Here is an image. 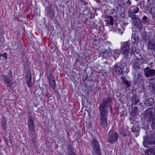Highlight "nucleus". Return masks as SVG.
<instances>
[{
  "label": "nucleus",
  "mask_w": 155,
  "mask_h": 155,
  "mask_svg": "<svg viewBox=\"0 0 155 155\" xmlns=\"http://www.w3.org/2000/svg\"><path fill=\"white\" fill-rule=\"evenodd\" d=\"M134 83L136 84L141 83L143 81V77L142 75L140 73L135 74L134 76Z\"/></svg>",
  "instance_id": "obj_11"
},
{
  "label": "nucleus",
  "mask_w": 155,
  "mask_h": 155,
  "mask_svg": "<svg viewBox=\"0 0 155 155\" xmlns=\"http://www.w3.org/2000/svg\"><path fill=\"white\" fill-rule=\"evenodd\" d=\"M111 100L107 97L103 100V103L100 104L99 110L100 111V118H107L108 113V106L110 105Z\"/></svg>",
  "instance_id": "obj_1"
},
{
  "label": "nucleus",
  "mask_w": 155,
  "mask_h": 155,
  "mask_svg": "<svg viewBox=\"0 0 155 155\" xmlns=\"http://www.w3.org/2000/svg\"><path fill=\"white\" fill-rule=\"evenodd\" d=\"M122 135L123 136L125 137L126 136L127 134L125 133H124V134H122Z\"/></svg>",
  "instance_id": "obj_43"
},
{
  "label": "nucleus",
  "mask_w": 155,
  "mask_h": 155,
  "mask_svg": "<svg viewBox=\"0 0 155 155\" xmlns=\"http://www.w3.org/2000/svg\"><path fill=\"white\" fill-rule=\"evenodd\" d=\"M150 81L151 83L155 84V77L153 78H152L150 79Z\"/></svg>",
  "instance_id": "obj_37"
},
{
  "label": "nucleus",
  "mask_w": 155,
  "mask_h": 155,
  "mask_svg": "<svg viewBox=\"0 0 155 155\" xmlns=\"http://www.w3.org/2000/svg\"><path fill=\"white\" fill-rule=\"evenodd\" d=\"M142 22H144L145 24L147 23L148 21V19L147 17L146 16H144L142 19Z\"/></svg>",
  "instance_id": "obj_31"
},
{
  "label": "nucleus",
  "mask_w": 155,
  "mask_h": 155,
  "mask_svg": "<svg viewBox=\"0 0 155 155\" xmlns=\"http://www.w3.org/2000/svg\"><path fill=\"white\" fill-rule=\"evenodd\" d=\"M127 68L125 66H122V65H121V66L120 67V71L121 74H122L123 73H124L127 70Z\"/></svg>",
  "instance_id": "obj_30"
},
{
  "label": "nucleus",
  "mask_w": 155,
  "mask_h": 155,
  "mask_svg": "<svg viewBox=\"0 0 155 155\" xmlns=\"http://www.w3.org/2000/svg\"><path fill=\"white\" fill-rule=\"evenodd\" d=\"M137 107H134L132 109V112L134 114L137 112Z\"/></svg>",
  "instance_id": "obj_35"
},
{
  "label": "nucleus",
  "mask_w": 155,
  "mask_h": 155,
  "mask_svg": "<svg viewBox=\"0 0 155 155\" xmlns=\"http://www.w3.org/2000/svg\"><path fill=\"white\" fill-rule=\"evenodd\" d=\"M136 51V47L135 46H133L131 49V54H132L133 53H134Z\"/></svg>",
  "instance_id": "obj_34"
},
{
  "label": "nucleus",
  "mask_w": 155,
  "mask_h": 155,
  "mask_svg": "<svg viewBox=\"0 0 155 155\" xmlns=\"http://www.w3.org/2000/svg\"><path fill=\"white\" fill-rule=\"evenodd\" d=\"M144 72L147 78L152 77L155 75V70L147 67L144 69Z\"/></svg>",
  "instance_id": "obj_7"
},
{
  "label": "nucleus",
  "mask_w": 155,
  "mask_h": 155,
  "mask_svg": "<svg viewBox=\"0 0 155 155\" xmlns=\"http://www.w3.org/2000/svg\"><path fill=\"white\" fill-rule=\"evenodd\" d=\"M135 13L129 11V15L132 19L133 21L134 20V19L138 18Z\"/></svg>",
  "instance_id": "obj_22"
},
{
  "label": "nucleus",
  "mask_w": 155,
  "mask_h": 155,
  "mask_svg": "<svg viewBox=\"0 0 155 155\" xmlns=\"http://www.w3.org/2000/svg\"><path fill=\"white\" fill-rule=\"evenodd\" d=\"M118 138V135L117 133L114 134L113 131L110 130L108 134V141L110 143L115 142L117 141Z\"/></svg>",
  "instance_id": "obj_5"
},
{
  "label": "nucleus",
  "mask_w": 155,
  "mask_h": 155,
  "mask_svg": "<svg viewBox=\"0 0 155 155\" xmlns=\"http://www.w3.org/2000/svg\"><path fill=\"white\" fill-rule=\"evenodd\" d=\"M121 79L122 80L123 82L124 83H125V82L127 81L126 77H122L121 78Z\"/></svg>",
  "instance_id": "obj_39"
},
{
  "label": "nucleus",
  "mask_w": 155,
  "mask_h": 155,
  "mask_svg": "<svg viewBox=\"0 0 155 155\" xmlns=\"http://www.w3.org/2000/svg\"><path fill=\"white\" fill-rule=\"evenodd\" d=\"M149 88L150 91L151 92L154 94H155V86H154L152 84L151 85L149 86Z\"/></svg>",
  "instance_id": "obj_26"
},
{
  "label": "nucleus",
  "mask_w": 155,
  "mask_h": 155,
  "mask_svg": "<svg viewBox=\"0 0 155 155\" xmlns=\"http://www.w3.org/2000/svg\"><path fill=\"white\" fill-rule=\"evenodd\" d=\"M2 56L5 58V59H7V54L6 53H5L3 54Z\"/></svg>",
  "instance_id": "obj_38"
},
{
  "label": "nucleus",
  "mask_w": 155,
  "mask_h": 155,
  "mask_svg": "<svg viewBox=\"0 0 155 155\" xmlns=\"http://www.w3.org/2000/svg\"><path fill=\"white\" fill-rule=\"evenodd\" d=\"M100 122L101 126L103 127H106L107 125V118H100Z\"/></svg>",
  "instance_id": "obj_18"
},
{
  "label": "nucleus",
  "mask_w": 155,
  "mask_h": 155,
  "mask_svg": "<svg viewBox=\"0 0 155 155\" xmlns=\"http://www.w3.org/2000/svg\"><path fill=\"white\" fill-rule=\"evenodd\" d=\"M120 49L121 53L125 57H127L130 49V44L129 41L123 42L121 46Z\"/></svg>",
  "instance_id": "obj_3"
},
{
  "label": "nucleus",
  "mask_w": 155,
  "mask_h": 155,
  "mask_svg": "<svg viewBox=\"0 0 155 155\" xmlns=\"http://www.w3.org/2000/svg\"><path fill=\"white\" fill-rule=\"evenodd\" d=\"M82 4H83L84 5H86L87 3L85 1L81 2Z\"/></svg>",
  "instance_id": "obj_41"
},
{
  "label": "nucleus",
  "mask_w": 155,
  "mask_h": 155,
  "mask_svg": "<svg viewBox=\"0 0 155 155\" xmlns=\"http://www.w3.org/2000/svg\"><path fill=\"white\" fill-rule=\"evenodd\" d=\"M91 144L94 152L98 155H100V149L98 142L95 139L93 140L92 141Z\"/></svg>",
  "instance_id": "obj_6"
},
{
  "label": "nucleus",
  "mask_w": 155,
  "mask_h": 155,
  "mask_svg": "<svg viewBox=\"0 0 155 155\" xmlns=\"http://www.w3.org/2000/svg\"><path fill=\"white\" fill-rule=\"evenodd\" d=\"M68 154L69 155H76L75 153L74 152H70V153H68Z\"/></svg>",
  "instance_id": "obj_40"
},
{
  "label": "nucleus",
  "mask_w": 155,
  "mask_h": 155,
  "mask_svg": "<svg viewBox=\"0 0 155 155\" xmlns=\"http://www.w3.org/2000/svg\"><path fill=\"white\" fill-rule=\"evenodd\" d=\"M68 149V153H69L70 152H73L74 150L71 145L70 144H68L67 147Z\"/></svg>",
  "instance_id": "obj_27"
},
{
  "label": "nucleus",
  "mask_w": 155,
  "mask_h": 155,
  "mask_svg": "<svg viewBox=\"0 0 155 155\" xmlns=\"http://www.w3.org/2000/svg\"><path fill=\"white\" fill-rule=\"evenodd\" d=\"M139 11V8L136 6L134 5L131 7L129 10L130 12H132L135 13H137Z\"/></svg>",
  "instance_id": "obj_21"
},
{
  "label": "nucleus",
  "mask_w": 155,
  "mask_h": 155,
  "mask_svg": "<svg viewBox=\"0 0 155 155\" xmlns=\"http://www.w3.org/2000/svg\"><path fill=\"white\" fill-rule=\"evenodd\" d=\"M27 78L28 77H29L27 82V84L28 87H30L31 86V74L29 73V74L27 76Z\"/></svg>",
  "instance_id": "obj_23"
},
{
  "label": "nucleus",
  "mask_w": 155,
  "mask_h": 155,
  "mask_svg": "<svg viewBox=\"0 0 155 155\" xmlns=\"http://www.w3.org/2000/svg\"><path fill=\"white\" fill-rule=\"evenodd\" d=\"M12 75V72L9 71L8 74V75H3L2 76L4 82L7 87H11L14 84L11 79Z\"/></svg>",
  "instance_id": "obj_4"
},
{
  "label": "nucleus",
  "mask_w": 155,
  "mask_h": 155,
  "mask_svg": "<svg viewBox=\"0 0 155 155\" xmlns=\"http://www.w3.org/2000/svg\"><path fill=\"white\" fill-rule=\"evenodd\" d=\"M152 129L155 130V115H153L151 119V125Z\"/></svg>",
  "instance_id": "obj_24"
},
{
  "label": "nucleus",
  "mask_w": 155,
  "mask_h": 155,
  "mask_svg": "<svg viewBox=\"0 0 155 155\" xmlns=\"http://www.w3.org/2000/svg\"><path fill=\"white\" fill-rule=\"evenodd\" d=\"M139 37L138 34L137 33H133L132 35L131 41H132V44H133L134 45L136 43H137Z\"/></svg>",
  "instance_id": "obj_16"
},
{
  "label": "nucleus",
  "mask_w": 155,
  "mask_h": 155,
  "mask_svg": "<svg viewBox=\"0 0 155 155\" xmlns=\"http://www.w3.org/2000/svg\"><path fill=\"white\" fill-rule=\"evenodd\" d=\"M1 124L4 129H6V121L5 119H3L1 122Z\"/></svg>",
  "instance_id": "obj_28"
},
{
  "label": "nucleus",
  "mask_w": 155,
  "mask_h": 155,
  "mask_svg": "<svg viewBox=\"0 0 155 155\" xmlns=\"http://www.w3.org/2000/svg\"><path fill=\"white\" fill-rule=\"evenodd\" d=\"M139 59L136 57L133 59L130 62V65L133 66L134 69L135 70H138L140 68L139 66Z\"/></svg>",
  "instance_id": "obj_10"
},
{
  "label": "nucleus",
  "mask_w": 155,
  "mask_h": 155,
  "mask_svg": "<svg viewBox=\"0 0 155 155\" xmlns=\"http://www.w3.org/2000/svg\"><path fill=\"white\" fill-rule=\"evenodd\" d=\"M121 66V64L120 63H116L114 66V69L115 72L119 74H121L120 67Z\"/></svg>",
  "instance_id": "obj_15"
},
{
  "label": "nucleus",
  "mask_w": 155,
  "mask_h": 155,
  "mask_svg": "<svg viewBox=\"0 0 155 155\" xmlns=\"http://www.w3.org/2000/svg\"><path fill=\"white\" fill-rule=\"evenodd\" d=\"M97 25H96V26L94 27V28H97Z\"/></svg>",
  "instance_id": "obj_44"
},
{
  "label": "nucleus",
  "mask_w": 155,
  "mask_h": 155,
  "mask_svg": "<svg viewBox=\"0 0 155 155\" xmlns=\"http://www.w3.org/2000/svg\"><path fill=\"white\" fill-rule=\"evenodd\" d=\"M54 80V78L52 74H50L49 76V82Z\"/></svg>",
  "instance_id": "obj_33"
},
{
  "label": "nucleus",
  "mask_w": 155,
  "mask_h": 155,
  "mask_svg": "<svg viewBox=\"0 0 155 155\" xmlns=\"http://www.w3.org/2000/svg\"><path fill=\"white\" fill-rule=\"evenodd\" d=\"M49 12L50 17L51 18L54 17V11L51 9H49Z\"/></svg>",
  "instance_id": "obj_32"
},
{
  "label": "nucleus",
  "mask_w": 155,
  "mask_h": 155,
  "mask_svg": "<svg viewBox=\"0 0 155 155\" xmlns=\"http://www.w3.org/2000/svg\"><path fill=\"white\" fill-rule=\"evenodd\" d=\"M127 4L128 5H130L131 4V2L129 1V0H128V1L127 2Z\"/></svg>",
  "instance_id": "obj_42"
},
{
  "label": "nucleus",
  "mask_w": 155,
  "mask_h": 155,
  "mask_svg": "<svg viewBox=\"0 0 155 155\" xmlns=\"http://www.w3.org/2000/svg\"><path fill=\"white\" fill-rule=\"evenodd\" d=\"M124 83L125 84L127 87H129L130 86V82L127 81Z\"/></svg>",
  "instance_id": "obj_36"
},
{
  "label": "nucleus",
  "mask_w": 155,
  "mask_h": 155,
  "mask_svg": "<svg viewBox=\"0 0 155 155\" xmlns=\"http://www.w3.org/2000/svg\"><path fill=\"white\" fill-rule=\"evenodd\" d=\"M107 22L106 23V25H108L109 24L113 25L114 24L113 17L111 16H108L107 17L106 20Z\"/></svg>",
  "instance_id": "obj_20"
},
{
  "label": "nucleus",
  "mask_w": 155,
  "mask_h": 155,
  "mask_svg": "<svg viewBox=\"0 0 155 155\" xmlns=\"http://www.w3.org/2000/svg\"><path fill=\"white\" fill-rule=\"evenodd\" d=\"M143 144L146 147H149L150 145L155 144V132L148 136L145 137L144 138Z\"/></svg>",
  "instance_id": "obj_2"
},
{
  "label": "nucleus",
  "mask_w": 155,
  "mask_h": 155,
  "mask_svg": "<svg viewBox=\"0 0 155 155\" xmlns=\"http://www.w3.org/2000/svg\"><path fill=\"white\" fill-rule=\"evenodd\" d=\"M145 155H155V148H150L146 150Z\"/></svg>",
  "instance_id": "obj_17"
},
{
  "label": "nucleus",
  "mask_w": 155,
  "mask_h": 155,
  "mask_svg": "<svg viewBox=\"0 0 155 155\" xmlns=\"http://www.w3.org/2000/svg\"><path fill=\"white\" fill-rule=\"evenodd\" d=\"M148 49L153 55H155V41L150 40L147 42Z\"/></svg>",
  "instance_id": "obj_8"
},
{
  "label": "nucleus",
  "mask_w": 155,
  "mask_h": 155,
  "mask_svg": "<svg viewBox=\"0 0 155 155\" xmlns=\"http://www.w3.org/2000/svg\"><path fill=\"white\" fill-rule=\"evenodd\" d=\"M112 54L113 55L115 54V56L119 55L120 53H121V50L120 49L114 50L112 51Z\"/></svg>",
  "instance_id": "obj_25"
},
{
  "label": "nucleus",
  "mask_w": 155,
  "mask_h": 155,
  "mask_svg": "<svg viewBox=\"0 0 155 155\" xmlns=\"http://www.w3.org/2000/svg\"><path fill=\"white\" fill-rule=\"evenodd\" d=\"M133 22L137 28L139 30L141 29L143 27V25L141 23V21L138 18L134 19Z\"/></svg>",
  "instance_id": "obj_14"
},
{
  "label": "nucleus",
  "mask_w": 155,
  "mask_h": 155,
  "mask_svg": "<svg viewBox=\"0 0 155 155\" xmlns=\"http://www.w3.org/2000/svg\"><path fill=\"white\" fill-rule=\"evenodd\" d=\"M153 56H154V57H155V55H153Z\"/></svg>",
  "instance_id": "obj_46"
},
{
  "label": "nucleus",
  "mask_w": 155,
  "mask_h": 155,
  "mask_svg": "<svg viewBox=\"0 0 155 155\" xmlns=\"http://www.w3.org/2000/svg\"><path fill=\"white\" fill-rule=\"evenodd\" d=\"M50 83L52 89L54 90L55 88V80L50 82Z\"/></svg>",
  "instance_id": "obj_29"
},
{
  "label": "nucleus",
  "mask_w": 155,
  "mask_h": 155,
  "mask_svg": "<svg viewBox=\"0 0 155 155\" xmlns=\"http://www.w3.org/2000/svg\"><path fill=\"white\" fill-rule=\"evenodd\" d=\"M132 95H130V100L132 103V105H136L140 101V100L139 97L136 94H132Z\"/></svg>",
  "instance_id": "obj_12"
},
{
  "label": "nucleus",
  "mask_w": 155,
  "mask_h": 155,
  "mask_svg": "<svg viewBox=\"0 0 155 155\" xmlns=\"http://www.w3.org/2000/svg\"><path fill=\"white\" fill-rule=\"evenodd\" d=\"M155 102V100L153 98L150 97L146 99L145 101L144 104L147 106H151L154 104Z\"/></svg>",
  "instance_id": "obj_13"
},
{
  "label": "nucleus",
  "mask_w": 155,
  "mask_h": 155,
  "mask_svg": "<svg viewBox=\"0 0 155 155\" xmlns=\"http://www.w3.org/2000/svg\"><path fill=\"white\" fill-rule=\"evenodd\" d=\"M154 112V110L152 108H148L146 110L145 114L147 116H148L150 118L151 117Z\"/></svg>",
  "instance_id": "obj_19"
},
{
  "label": "nucleus",
  "mask_w": 155,
  "mask_h": 155,
  "mask_svg": "<svg viewBox=\"0 0 155 155\" xmlns=\"http://www.w3.org/2000/svg\"><path fill=\"white\" fill-rule=\"evenodd\" d=\"M31 114V113L29 114L28 120V124L29 128L28 130L29 132L31 134L34 129L35 127L34 125V119L30 116L29 114Z\"/></svg>",
  "instance_id": "obj_9"
},
{
  "label": "nucleus",
  "mask_w": 155,
  "mask_h": 155,
  "mask_svg": "<svg viewBox=\"0 0 155 155\" xmlns=\"http://www.w3.org/2000/svg\"><path fill=\"white\" fill-rule=\"evenodd\" d=\"M152 64V62L150 63V64Z\"/></svg>",
  "instance_id": "obj_45"
}]
</instances>
